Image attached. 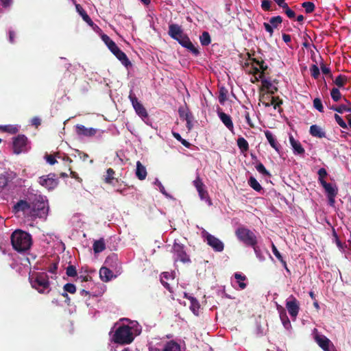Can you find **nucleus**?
<instances>
[{
  "label": "nucleus",
  "instance_id": "nucleus-1",
  "mask_svg": "<svg viewBox=\"0 0 351 351\" xmlns=\"http://www.w3.org/2000/svg\"><path fill=\"white\" fill-rule=\"evenodd\" d=\"M49 204L46 197L32 188L28 189L23 199V223L34 226L36 219H46L49 213Z\"/></svg>",
  "mask_w": 351,
  "mask_h": 351
},
{
  "label": "nucleus",
  "instance_id": "nucleus-2",
  "mask_svg": "<svg viewBox=\"0 0 351 351\" xmlns=\"http://www.w3.org/2000/svg\"><path fill=\"white\" fill-rule=\"evenodd\" d=\"M169 36L183 47L186 48L189 51L197 56L199 54V51L191 41L188 35L184 33L182 27L178 24H170L169 25Z\"/></svg>",
  "mask_w": 351,
  "mask_h": 351
},
{
  "label": "nucleus",
  "instance_id": "nucleus-3",
  "mask_svg": "<svg viewBox=\"0 0 351 351\" xmlns=\"http://www.w3.org/2000/svg\"><path fill=\"white\" fill-rule=\"evenodd\" d=\"M101 39L123 65L126 68L132 66V63L126 54L118 47L117 44L108 35L103 34Z\"/></svg>",
  "mask_w": 351,
  "mask_h": 351
},
{
  "label": "nucleus",
  "instance_id": "nucleus-4",
  "mask_svg": "<svg viewBox=\"0 0 351 351\" xmlns=\"http://www.w3.org/2000/svg\"><path fill=\"white\" fill-rule=\"evenodd\" d=\"M29 280L32 287L40 293H45V290L47 293L49 291V277L45 273H36L29 274Z\"/></svg>",
  "mask_w": 351,
  "mask_h": 351
},
{
  "label": "nucleus",
  "instance_id": "nucleus-5",
  "mask_svg": "<svg viewBox=\"0 0 351 351\" xmlns=\"http://www.w3.org/2000/svg\"><path fill=\"white\" fill-rule=\"evenodd\" d=\"M134 340L132 328L128 325L120 326L112 337V341L118 344L124 345L132 343Z\"/></svg>",
  "mask_w": 351,
  "mask_h": 351
},
{
  "label": "nucleus",
  "instance_id": "nucleus-6",
  "mask_svg": "<svg viewBox=\"0 0 351 351\" xmlns=\"http://www.w3.org/2000/svg\"><path fill=\"white\" fill-rule=\"evenodd\" d=\"M237 239L247 246H254L258 243L256 234L250 229L239 227L235 231Z\"/></svg>",
  "mask_w": 351,
  "mask_h": 351
},
{
  "label": "nucleus",
  "instance_id": "nucleus-7",
  "mask_svg": "<svg viewBox=\"0 0 351 351\" xmlns=\"http://www.w3.org/2000/svg\"><path fill=\"white\" fill-rule=\"evenodd\" d=\"M38 183L49 191L56 189L59 183L58 178L55 173L39 177Z\"/></svg>",
  "mask_w": 351,
  "mask_h": 351
},
{
  "label": "nucleus",
  "instance_id": "nucleus-8",
  "mask_svg": "<svg viewBox=\"0 0 351 351\" xmlns=\"http://www.w3.org/2000/svg\"><path fill=\"white\" fill-rule=\"evenodd\" d=\"M172 252L176 256L174 259L175 261H180L183 263H188L191 262L190 257L186 254L183 244L178 243L175 241L172 247Z\"/></svg>",
  "mask_w": 351,
  "mask_h": 351
},
{
  "label": "nucleus",
  "instance_id": "nucleus-9",
  "mask_svg": "<svg viewBox=\"0 0 351 351\" xmlns=\"http://www.w3.org/2000/svg\"><path fill=\"white\" fill-rule=\"evenodd\" d=\"M286 308L293 319H295L300 311V302L296 298L291 295L287 300L285 304Z\"/></svg>",
  "mask_w": 351,
  "mask_h": 351
},
{
  "label": "nucleus",
  "instance_id": "nucleus-10",
  "mask_svg": "<svg viewBox=\"0 0 351 351\" xmlns=\"http://www.w3.org/2000/svg\"><path fill=\"white\" fill-rule=\"evenodd\" d=\"M136 113L142 119L147 118L148 113L143 105L138 101L136 95L131 90L128 96Z\"/></svg>",
  "mask_w": 351,
  "mask_h": 351
},
{
  "label": "nucleus",
  "instance_id": "nucleus-11",
  "mask_svg": "<svg viewBox=\"0 0 351 351\" xmlns=\"http://www.w3.org/2000/svg\"><path fill=\"white\" fill-rule=\"evenodd\" d=\"M203 237L205 238L207 244L210 246L215 252H222L224 248L223 242L218 238L210 234L208 232H203Z\"/></svg>",
  "mask_w": 351,
  "mask_h": 351
},
{
  "label": "nucleus",
  "instance_id": "nucleus-12",
  "mask_svg": "<svg viewBox=\"0 0 351 351\" xmlns=\"http://www.w3.org/2000/svg\"><path fill=\"white\" fill-rule=\"evenodd\" d=\"M11 244L14 250L22 253V230L17 229L14 230L10 237Z\"/></svg>",
  "mask_w": 351,
  "mask_h": 351
},
{
  "label": "nucleus",
  "instance_id": "nucleus-13",
  "mask_svg": "<svg viewBox=\"0 0 351 351\" xmlns=\"http://www.w3.org/2000/svg\"><path fill=\"white\" fill-rule=\"evenodd\" d=\"M193 184L195 186L201 199L208 201L210 204V199L209 198L208 191L204 189V184L199 176H197L193 181Z\"/></svg>",
  "mask_w": 351,
  "mask_h": 351
},
{
  "label": "nucleus",
  "instance_id": "nucleus-14",
  "mask_svg": "<svg viewBox=\"0 0 351 351\" xmlns=\"http://www.w3.org/2000/svg\"><path fill=\"white\" fill-rule=\"evenodd\" d=\"M178 113L180 115V117L186 122V128L189 131L191 130L193 128V116L192 113L188 110L184 109V108L181 107L178 109Z\"/></svg>",
  "mask_w": 351,
  "mask_h": 351
},
{
  "label": "nucleus",
  "instance_id": "nucleus-15",
  "mask_svg": "<svg viewBox=\"0 0 351 351\" xmlns=\"http://www.w3.org/2000/svg\"><path fill=\"white\" fill-rule=\"evenodd\" d=\"M76 133L78 136H83L86 137H91L95 136L97 130L93 128H86L83 125L77 124L75 126Z\"/></svg>",
  "mask_w": 351,
  "mask_h": 351
},
{
  "label": "nucleus",
  "instance_id": "nucleus-16",
  "mask_svg": "<svg viewBox=\"0 0 351 351\" xmlns=\"http://www.w3.org/2000/svg\"><path fill=\"white\" fill-rule=\"evenodd\" d=\"M315 339L319 346L324 351H328L330 345L331 344L330 340L324 335L317 334L315 336Z\"/></svg>",
  "mask_w": 351,
  "mask_h": 351
},
{
  "label": "nucleus",
  "instance_id": "nucleus-17",
  "mask_svg": "<svg viewBox=\"0 0 351 351\" xmlns=\"http://www.w3.org/2000/svg\"><path fill=\"white\" fill-rule=\"evenodd\" d=\"M217 113L222 123L226 126V128L228 130L232 131L234 125L230 116L220 110H218Z\"/></svg>",
  "mask_w": 351,
  "mask_h": 351
},
{
  "label": "nucleus",
  "instance_id": "nucleus-18",
  "mask_svg": "<svg viewBox=\"0 0 351 351\" xmlns=\"http://www.w3.org/2000/svg\"><path fill=\"white\" fill-rule=\"evenodd\" d=\"M12 149L14 154L19 155L22 152V135L19 134L13 138Z\"/></svg>",
  "mask_w": 351,
  "mask_h": 351
},
{
  "label": "nucleus",
  "instance_id": "nucleus-19",
  "mask_svg": "<svg viewBox=\"0 0 351 351\" xmlns=\"http://www.w3.org/2000/svg\"><path fill=\"white\" fill-rule=\"evenodd\" d=\"M75 8L79 14L82 17L83 20L86 22L90 27H93L95 26L98 27L97 25L93 23L90 17L87 14L86 12L80 4H76Z\"/></svg>",
  "mask_w": 351,
  "mask_h": 351
},
{
  "label": "nucleus",
  "instance_id": "nucleus-20",
  "mask_svg": "<svg viewBox=\"0 0 351 351\" xmlns=\"http://www.w3.org/2000/svg\"><path fill=\"white\" fill-rule=\"evenodd\" d=\"M99 276L104 282H108L116 277L113 275L112 271L106 267H102L99 270Z\"/></svg>",
  "mask_w": 351,
  "mask_h": 351
},
{
  "label": "nucleus",
  "instance_id": "nucleus-21",
  "mask_svg": "<svg viewBox=\"0 0 351 351\" xmlns=\"http://www.w3.org/2000/svg\"><path fill=\"white\" fill-rule=\"evenodd\" d=\"M265 135L270 145L278 152H280V145L276 141L273 134L269 130L265 132Z\"/></svg>",
  "mask_w": 351,
  "mask_h": 351
},
{
  "label": "nucleus",
  "instance_id": "nucleus-22",
  "mask_svg": "<svg viewBox=\"0 0 351 351\" xmlns=\"http://www.w3.org/2000/svg\"><path fill=\"white\" fill-rule=\"evenodd\" d=\"M115 171L112 168H108L106 171V176L104 178V182L108 184L115 186L114 182L117 183L119 182L118 178H114Z\"/></svg>",
  "mask_w": 351,
  "mask_h": 351
},
{
  "label": "nucleus",
  "instance_id": "nucleus-23",
  "mask_svg": "<svg viewBox=\"0 0 351 351\" xmlns=\"http://www.w3.org/2000/svg\"><path fill=\"white\" fill-rule=\"evenodd\" d=\"M289 141L295 154H303L305 152V150L302 147L301 143L298 141H296L293 136H289Z\"/></svg>",
  "mask_w": 351,
  "mask_h": 351
},
{
  "label": "nucleus",
  "instance_id": "nucleus-24",
  "mask_svg": "<svg viewBox=\"0 0 351 351\" xmlns=\"http://www.w3.org/2000/svg\"><path fill=\"white\" fill-rule=\"evenodd\" d=\"M263 84V87L261 88V90H263V89H267L268 93L271 95L275 94L278 91V88L275 86H273L271 82L265 79L264 77L261 79Z\"/></svg>",
  "mask_w": 351,
  "mask_h": 351
},
{
  "label": "nucleus",
  "instance_id": "nucleus-25",
  "mask_svg": "<svg viewBox=\"0 0 351 351\" xmlns=\"http://www.w3.org/2000/svg\"><path fill=\"white\" fill-rule=\"evenodd\" d=\"M321 185L324 189L325 192L327 194V196L331 195H337L338 188L336 186V184H332L326 182H322V184H321Z\"/></svg>",
  "mask_w": 351,
  "mask_h": 351
},
{
  "label": "nucleus",
  "instance_id": "nucleus-26",
  "mask_svg": "<svg viewBox=\"0 0 351 351\" xmlns=\"http://www.w3.org/2000/svg\"><path fill=\"white\" fill-rule=\"evenodd\" d=\"M309 132L311 136L317 137L319 138L326 137V132L322 130V129L317 125H312L310 127Z\"/></svg>",
  "mask_w": 351,
  "mask_h": 351
},
{
  "label": "nucleus",
  "instance_id": "nucleus-27",
  "mask_svg": "<svg viewBox=\"0 0 351 351\" xmlns=\"http://www.w3.org/2000/svg\"><path fill=\"white\" fill-rule=\"evenodd\" d=\"M147 175L145 167L141 164L140 161L136 162V176L140 180H143L146 178Z\"/></svg>",
  "mask_w": 351,
  "mask_h": 351
},
{
  "label": "nucleus",
  "instance_id": "nucleus-28",
  "mask_svg": "<svg viewBox=\"0 0 351 351\" xmlns=\"http://www.w3.org/2000/svg\"><path fill=\"white\" fill-rule=\"evenodd\" d=\"M33 244L32 235L23 230V253L29 250Z\"/></svg>",
  "mask_w": 351,
  "mask_h": 351
},
{
  "label": "nucleus",
  "instance_id": "nucleus-29",
  "mask_svg": "<svg viewBox=\"0 0 351 351\" xmlns=\"http://www.w3.org/2000/svg\"><path fill=\"white\" fill-rule=\"evenodd\" d=\"M93 250L95 254L100 253L106 249L105 241L103 238L99 239L94 241Z\"/></svg>",
  "mask_w": 351,
  "mask_h": 351
},
{
  "label": "nucleus",
  "instance_id": "nucleus-30",
  "mask_svg": "<svg viewBox=\"0 0 351 351\" xmlns=\"http://www.w3.org/2000/svg\"><path fill=\"white\" fill-rule=\"evenodd\" d=\"M282 104V100L279 97H272L271 98V103H264L266 107H269L271 105L274 106V109L278 108L279 112H282V109L280 108V105Z\"/></svg>",
  "mask_w": 351,
  "mask_h": 351
},
{
  "label": "nucleus",
  "instance_id": "nucleus-31",
  "mask_svg": "<svg viewBox=\"0 0 351 351\" xmlns=\"http://www.w3.org/2000/svg\"><path fill=\"white\" fill-rule=\"evenodd\" d=\"M19 126L14 125H0V132L14 134L19 132Z\"/></svg>",
  "mask_w": 351,
  "mask_h": 351
},
{
  "label": "nucleus",
  "instance_id": "nucleus-32",
  "mask_svg": "<svg viewBox=\"0 0 351 351\" xmlns=\"http://www.w3.org/2000/svg\"><path fill=\"white\" fill-rule=\"evenodd\" d=\"M171 277V275L169 272H163L160 276V282L162 285L170 292L172 293V289L170 285L167 282V280Z\"/></svg>",
  "mask_w": 351,
  "mask_h": 351
},
{
  "label": "nucleus",
  "instance_id": "nucleus-33",
  "mask_svg": "<svg viewBox=\"0 0 351 351\" xmlns=\"http://www.w3.org/2000/svg\"><path fill=\"white\" fill-rule=\"evenodd\" d=\"M282 9V12L287 16L288 18L293 19L295 17V12L291 10L288 4L285 1L280 6Z\"/></svg>",
  "mask_w": 351,
  "mask_h": 351
},
{
  "label": "nucleus",
  "instance_id": "nucleus-34",
  "mask_svg": "<svg viewBox=\"0 0 351 351\" xmlns=\"http://www.w3.org/2000/svg\"><path fill=\"white\" fill-rule=\"evenodd\" d=\"M280 307L281 309V311H280V318L281 319V322H282L283 326L286 328H288L289 326H291L290 320H289V317H287L285 309L282 306H280Z\"/></svg>",
  "mask_w": 351,
  "mask_h": 351
},
{
  "label": "nucleus",
  "instance_id": "nucleus-35",
  "mask_svg": "<svg viewBox=\"0 0 351 351\" xmlns=\"http://www.w3.org/2000/svg\"><path fill=\"white\" fill-rule=\"evenodd\" d=\"M271 249H272V252H273L274 254L275 255V256L278 258V260L279 261H280L282 263V264L283 265V266L286 269V270L287 271H289V269L287 268L286 261L283 259V257L282 256L281 254L278 250L277 247L275 246L274 244H272Z\"/></svg>",
  "mask_w": 351,
  "mask_h": 351
},
{
  "label": "nucleus",
  "instance_id": "nucleus-36",
  "mask_svg": "<svg viewBox=\"0 0 351 351\" xmlns=\"http://www.w3.org/2000/svg\"><path fill=\"white\" fill-rule=\"evenodd\" d=\"M199 41L202 46H208L211 43V38L208 32H203L199 36Z\"/></svg>",
  "mask_w": 351,
  "mask_h": 351
},
{
  "label": "nucleus",
  "instance_id": "nucleus-37",
  "mask_svg": "<svg viewBox=\"0 0 351 351\" xmlns=\"http://www.w3.org/2000/svg\"><path fill=\"white\" fill-rule=\"evenodd\" d=\"M234 276L235 279L237 280L239 288L241 289H245L247 287V284L243 281L246 280V276L239 273H235Z\"/></svg>",
  "mask_w": 351,
  "mask_h": 351
},
{
  "label": "nucleus",
  "instance_id": "nucleus-38",
  "mask_svg": "<svg viewBox=\"0 0 351 351\" xmlns=\"http://www.w3.org/2000/svg\"><path fill=\"white\" fill-rule=\"evenodd\" d=\"M248 184L254 191L257 192H259L263 189L261 185L253 176L250 177L248 180Z\"/></svg>",
  "mask_w": 351,
  "mask_h": 351
},
{
  "label": "nucleus",
  "instance_id": "nucleus-39",
  "mask_svg": "<svg viewBox=\"0 0 351 351\" xmlns=\"http://www.w3.org/2000/svg\"><path fill=\"white\" fill-rule=\"evenodd\" d=\"M237 145L242 152H247L249 149V144L243 137H239L237 139Z\"/></svg>",
  "mask_w": 351,
  "mask_h": 351
},
{
  "label": "nucleus",
  "instance_id": "nucleus-40",
  "mask_svg": "<svg viewBox=\"0 0 351 351\" xmlns=\"http://www.w3.org/2000/svg\"><path fill=\"white\" fill-rule=\"evenodd\" d=\"M347 81L348 78L346 75H339L334 80V83L338 88H342Z\"/></svg>",
  "mask_w": 351,
  "mask_h": 351
},
{
  "label": "nucleus",
  "instance_id": "nucleus-41",
  "mask_svg": "<svg viewBox=\"0 0 351 351\" xmlns=\"http://www.w3.org/2000/svg\"><path fill=\"white\" fill-rule=\"evenodd\" d=\"M163 351H180V345L174 341L167 343Z\"/></svg>",
  "mask_w": 351,
  "mask_h": 351
},
{
  "label": "nucleus",
  "instance_id": "nucleus-42",
  "mask_svg": "<svg viewBox=\"0 0 351 351\" xmlns=\"http://www.w3.org/2000/svg\"><path fill=\"white\" fill-rule=\"evenodd\" d=\"M302 7L304 8L306 13L310 14L314 12L315 5L313 2L305 1L302 3Z\"/></svg>",
  "mask_w": 351,
  "mask_h": 351
},
{
  "label": "nucleus",
  "instance_id": "nucleus-43",
  "mask_svg": "<svg viewBox=\"0 0 351 351\" xmlns=\"http://www.w3.org/2000/svg\"><path fill=\"white\" fill-rule=\"evenodd\" d=\"M228 90L225 87H221L219 89V102L221 104H223L227 100Z\"/></svg>",
  "mask_w": 351,
  "mask_h": 351
},
{
  "label": "nucleus",
  "instance_id": "nucleus-44",
  "mask_svg": "<svg viewBox=\"0 0 351 351\" xmlns=\"http://www.w3.org/2000/svg\"><path fill=\"white\" fill-rule=\"evenodd\" d=\"M56 158H60V154L59 152H57L55 155L46 154L45 156L47 162L51 165H53L57 162Z\"/></svg>",
  "mask_w": 351,
  "mask_h": 351
},
{
  "label": "nucleus",
  "instance_id": "nucleus-45",
  "mask_svg": "<svg viewBox=\"0 0 351 351\" xmlns=\"http://www.w3.org/2000/svg\"><path fill=\"white\" fill-rule=\"evenodd\" d=\"M330 95L332 100L335 102L339 101L341 98V93L338 88H332Z\"/></svg>",
  "mask_w": 351,
  "mask_h": 351
},
{
  "label": "nucleus",
  "instance_id": "nucleus-46",
  "mask_svg": "<svg viewBox=\"0 0 351 351\" xmlns=\"http://www.w3.org/2000/svg\"><path fill=\"white\" fill-rule=\"evenodd\" d=\"M282 22V18L280 16H273L269 19V23L273 27L276 28Z\"/></svg>",
  "mask_w": 351,
  "mask_h": 351
},
{
  "label": "nucleus",
  "instance_id": "nucleus-47",
  "mask_svg": "<svg viewBox=\"0 0 351 351\" xmlns=\"http://www.w3.org/2000/svg\"><path fill=\"white\" fill-rule=\"evenodd\" d=\"M318 174V181L321 184H322V182H326L324 178L328 176V173L326 170L324 168H321L318 170L317 172Z\"/></svg>",
  "mask_w": 351,
  "mask_h": 351
},
{
  "label": "nucleus",
  "instance_id": "nucleus-48",
  "mask_svg": "<svg viewBox=\"0 0 351 351\" xmlns=\"http://www.w3.org/2000/svg\"><path fill=\"white\" fill-rule=\"evenodd\" d=\"M189 299L191 301V309L195 313L199 308V304L197 300L193 297H190Z\"/></svg>",
  "mask_w": 351,
  "mask_h": 351
},
{
  "label": "nucleus",
  "instance_id": "nucleus-49",
  "mask_svg": "<svg viewBox=\"0 0 351 351\" xmlns=\"http://www.w3.org/2000/svg\"><path fill=\"white\" fill-rule=\"evenodd\" d=\"M256 169L260 173L266 176H271L270 173L265 169V166L261 162L257 164Z\"/></svg>",
  "mask_w": 351,
  "mask_h": 351
},
{
  "label": "nucleus",
  "instance_id": "nucleus-50",
  "mask_svg": "<svg viewBox=\"0 0 351 351\" xmlns=\"http://www.w3.org/2000/svg\"><path fill=\"white\" fill-rule=\"evenodd\" d=\"M310 71L311 76L317 79L320 75L319 69L316 64L311 65L310 68Z\"/></svg>",
  "mask_w": 351,
  "mask_h": 351
},
{
  "label": "nucleus",
  "instance_id": "nucleus-51",
  "mask_svg": "<svg viewBox=\"0 0 351 351\" xmlns=\"http://www.w3.org/2000/svg\"><path fill=\"white\" fill-rule=\"evenodd\" d=\"M64 292L69 293H75L76 291V287L75 285L72 283H66L64 285Z\"/></svg>",
  "mask_w": 351,
  "mask_h": 351
},
{
  "label": "nucleus",
  "instance_id": "nucleus-52",
  "mask_svg": "<svg viewBox=\"0 0 351 351\" xmlns=\"http://www.w3.org/2000/svg\"><path fill=\"white\" fill-rule=\"evenodd\" d=\"M313 107L317 109L319 112H324V106L322 105V100L319 98H315L313 100Z\"/></svg>",
  "mask_w": 351,
  "mask_h": 351
},
{
  "label": "nucleus",
  "instance_id": "nucleus-53",
  "mask_svg": "<svg viewBox=\"0 0 351 351\" xmlns=\"http://www.w3.org/2000/svg\"><path fill=\"white\" fill-rule=\"evenodd\" d=\"M334 118L337 123V124L343 129H348V125L343 121V119L337 114H335Z\"/></svg>",
  "mask_w": 351,
  "mask_h": 351
},
{
  "label": "nucleus",
  "instance_id": "nucleus-54",
  "mask_svg": "<svg viewBox=\"0 0 351 351\" xmlns=\"http://www.w3.org/2000/svg\"><path fill=\"white\" fill-rule=\"evenodd\" d=\"M257 65L259 66L260 68H258V69H260V71H261V72L259 75V78L262 79L264 77L265 71H267V69H268V66L267 64H265V63L263 60H261L259 62V64H258Z\"/></svg>",
  "mask_w": 351,
  "mask_h": 351
},
{
  "label": "nucleus",
  "instance_id": "nucleus-55",
  "mask_svg": "<svg viewBox=\"0 0 351 351\" xmlns=\"http://www.w3.org/2000/svg\"><path fill=\"white\" fill-rule=\"evenodd\" d=\"M272 2L270 0H263L261 2V8L265 11H271Z\"/></svg>",
  "mask_w": 351,
  "mask_h": 351
},
{
  "label": "nucleus",
  "instance_id": "nucleus-56",
  "mask_svg": "<svg viewBox=\"0 0 351 351\" xmlns=\"http://www.w3.org/2000/svg\"><path fill=\"white\" fill-rule=\"evenodd\" d=\"M66 274L68 276H70V277H75L77 276V271H76V268L75 266L73 265H69L67 267H66Z\"/></svg>",
  "mask_w": 351,
  "mask_h": 351
},
{
  "label": "nucleus",
  "instance_id": "nucleus-57",
  "mask_svg": "<svg viewBox=\"0 0 351 351\" xmlns=\"http://www.w3.org/2000/svg\"><path fill=\"white\" fill-rule=\"evenodd\" d=\"M346 108V105H345V104H341V105H339V106H334L333 105V106L330 107V108L331 110H333L334 111H336L338 113H341V114H342L343 112H345Z\"/></svg>",
  "mask_w": 351,
  "mask_h": 351
},
{
  "label": "nucleus",
  "instance_id": "nucleus-58",
  "mask_svg": "<svg viewBox=\"0 0 351 351\" xmlns=\"http://www.w3.org/2000/svg\"><path fill=\"white\" fill-rule=\"evenodd\" d=\"M58 261H56V262L51 263L49 265L47 271L49 273L56 274V271H57V269H58Z\"/></svg>",
  "mask_w": 351,
  "mask_h": 351
},
{
  "label": "nucleus",
  "instance_id": "nucleus-59",
  "mask_svg": "<svg viewBox=\"0 0 351 351\" xmlns=\"http://www.w3.org/2000/svg\"><path fill=\"white\" fill-rule=\"evenodd\" d=\"M320 67L322 73L325 75H330V77H332V75L330 73V69L326 66L323 62L320 64Z\"/></svg>",
  "mask_w": 351,
  "mask_h": 351
},
{
  "label": "nucleus",
  "instance_id": "nucleus-60",
  "mask_svg": "<svg viewBox=\"0 0 351 351\" xmlns=\"http://www.w3.org/2000/svg\"><path fill=\"white\" fill-rule=\"evenodd\" d=\"M154 184L158 186L160 191L165 195L168 196V194L164 187V186L162 184V183L156 179L154 182Z\"/></svg>",
  "mask_w": 351,
  "mask_h": 351
},
{
  "label": "nucleus",
  "instance_id": "nucleus-61",
  "mask_svg": "<svg viewBox=\"0 0 351 351\" xmlns=\"http://www.w3.org/2000/svg\"><path fill=\"white\" fill-rule=\"evenodd\" d=\"M23 153H24V152L28 151L29 149H30L31 147L29 145V141H28L27 138L25 135H23Z\"/></svg>",
  "mask_w": 351,
  "mask_h": 351
},
{
  "label": "nucleus",
  "instance_id": "nucleus-62",
  "mask_svg": "<svg viewBox=\"0 0 351 351\" xmlns=\"http://www.w3.org/2000/svg\"><path fill=\"white\" fill-rule=\"evenodd\" d=\"M31 124L35 126L36 128H38V127L40 126L41 124V120L40 118L35 117L32 119Z\"/></svg>",
  "mask_w": 351,
  "mask_h": 351
},
{
  "label": "nucleus",
  "instance_id": "nucleus-63",
  "mask_svg": "<svg viewBox=\"0 0 351 351\" xmlns=\"http://www.w3.org/2000/svg\"><path fill=\"white\" fill-rule=\"evenodd\" d=\"M22 210V199H19L13 207V212L17 213Z\"/></svg>",
  "mask_w": 351,
  "mask_h": 351
},
{
  "label": "nucleus",
  "instance_id": "nucleus-64",
  "mask_svg": "<svg viewBox=\"0 0 351 351\" xmlns=\"http://www.w3.org/2000/svg\"><path fill=\"white\" fill-rule=\"evenodd\" d=\"M263 25H264V27H265V30L267 32H269L270 36H271L273 35V33H274L273 27L271 25V24H269L267 23H264Z\"/></svg>",
  "mask_w": 351,
  "mask_h": 351
}]
</instances>
